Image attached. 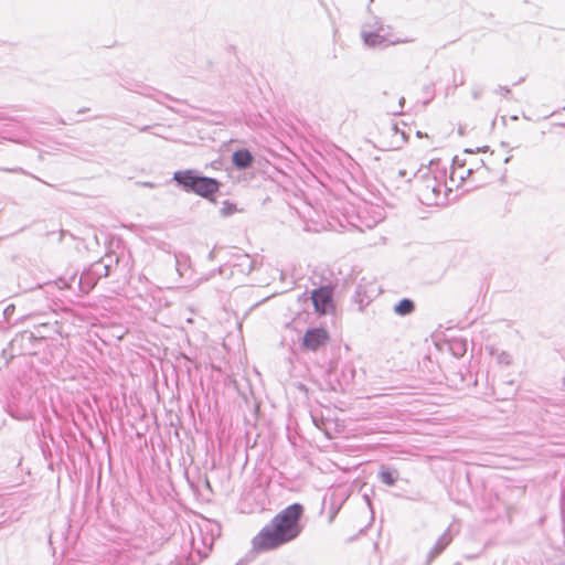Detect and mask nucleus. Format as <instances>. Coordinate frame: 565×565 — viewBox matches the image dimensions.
Segmentation results:
<instances>
[{
  "mask_svg": "<svg viewBox=\"0 0 565 565\" xmlns=\"http://www.w3.org/2000/svg\"><path fill=\"white\" fill-rule=\"evenodd\" d=\"M415 174V171L414 169H407V168H401L398 169L397 171V175L399 178H406L408 181L411 180V178Z\"/></svg>",
  "mask_w": 565,
  "mask_h": 565,
  "instance_id": "obj_10",
  "label": "nucleus"
},
{
  "mask_svg": "<svg viewBox=\"0 0 565 565\" xmlns=\"http://www.w3.org/2000/svg\"><path fill=\"white\" fill-rule=\"evenodd\" d=\"M363 39L364 42L371 46L381 45L385 42V39L377 33H364Z\"/></svg>",
  "mask_w": 565,
  "mask_h": 565,
  "instance_id": "obj_8",
  "label": "nucleus"
},
{
  "mask_svg": "<svg viewBox=\"0 0 565 565\" xmlns=\"http://www.w3.org/2000/svg\"><path fill=\"white\" fill-rule=\"evenodd\" d=\"M380 478L383 483H385L388 487H392L395 484L396 477L394 473L388 469H382L380 472Z\"/></svg>",
  "mask_w": 565,
  "mask_h": 565,
  "instance_id": "obj_9",
  "label": "nucleus"
},
{
  "mask_svg": "<svg viewBox=\"0 0 565 565\" xmlns=\"http://www.w3.org/2000/svg\"><path fill=\"white\" fill-rule=\"evenodd\" d=\"M444 186L434 178L427 177L419 188V199L426 205H438Z\"/></svg>",
  "mask_w": 565,
  "mask_h": 565,
  "instance_id": "obj_3",
  "label": "nucleus"
},
{
  "mask_svg": "<svg viewBox=\"0 0 565 565\" xmlns=\"http://www.w3.org/2000/svg\"><path fill=\"white\" fill-rule=\"evenodd\" d=\"M253 156L247 149H239L233 153L232 161L238 169L248 168L253 163Z\"/></svg>",
  "mask_w": 565,
  "mask_h": 565,
  "instance_id": "obj_6",
  "label": "nucleus"
},
{
  "mask_svg": "<svg viewBox=\"0 0 565 565\" xmlns=\"http://www.w3.org/2000/svg\"><path fill=\"white\" fill-rule=\"evenodd\" d=\"M498 93L503 95V94H509L510 90L508 88H505V87H499Z\"/></svg>",
  "mask_w": 565,
  "mask_h": 565,
  "instance_id": "obj_11",
  "label": "nucleus"
},
{
  "mask_svg": "<svg viewBox=\"0 0 565 565\" xmlns=\"http://www.w3.org/2000/svg\"><path fill=\"white\" fill-rule=\"evenodd\" d=\"M414 310V303L409 299H403L395 307V312L399 316H405Z\"/></svg>",
  "mask_w": 565,
  "mask_h": 565,
  "instance_id": "obj_7",
  "label": "nucleus"
},
{
  "mask_svg": "<svg viewBox=\"0 0 565 565\" xmlns=\"http://www.w3.org/2000/svg\"><path fill=\"white\" fill-rule=\"evenodd\" d=\"M303 507L294 503L278 512L259 532L252 539L253 552L259 554L276 550L295 540L301 532L300 519Z\"/></svg>",
  "mask_w": 565,
  "mask_h": 565,
  "instance_id": "obj_1",
  "label": "nucleus"
},
{
  "mask_svg": "<svg viewBox=\"0 0 565 565\" xmlns=\"http://www.w3.org/2000/svg\"><path fill=\"white\" fill-rule=\"evenodd\" d=\"M173 179L185 190L203 198H210L220 189V183L215 179L195 175L191 170L177 171Z\"/></svg>",
  "mask_w": 565,
  "mask_h": 565,
  "instance_id": "obj_2",
  "label": "nucleus"
},
{
  "mask_svg": "<svg viewBox=\"0 0 565 565\" xmlns=\"http://www.w3.org/2000/svg\"><path fill=\"white\" fill-rule=\"evenodd\" d=\"M329 341L330 333L326 328H311L303 334L302 348L307 351L316 352L320 348L327 345Z\"/></svg>",
  "mask_w": 565,
  "mask_h": 565,
  "instance_id": "obj_4",
  "label": "nucleus"
},
{
  "mask_svg": "<svg viewBox=\"0 0 565 565\" xmlns=\"http://www.w3.org/2000/svg\"><path fill=\"white\" fill-rule=\"evenodd\" d=\"M312 303L316 312L326 315L333 308V288L323 286L315 289L311 294Z\"/></svg>",
  "mask_w": 565,
  "mask_h": 565,
  "instance_id": "obj_5",
  "label": "nucleus"
}]
</instances>
